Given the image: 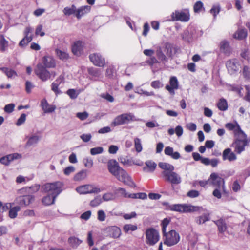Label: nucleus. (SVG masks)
I'll return each instance as SVG.
<instances>
[{"mask_svg": "<svg viewBox=\"0 0 250 250\" xmlns=\"http://www.w3.org/2000/svg\"><path fill=\"white\" fill-rule=\"evenodd\" d=\"M176 52V48L169 42H166L162 47H159L156 51L157 58L153 56L155 51L152 49H145L143 53L150 58L147 63L150 66L158 63L165 64L169 59H172Z\"/></svg>", "mask_w": 250, "mask_h": 250, "instance_id": "obj_1", "label": "nucleus"}, {"mask_svg": "<svg viewBox=\"0 0 250 250\" xmlns=\"http://www.w3.org/2000/svg\"><path fill=\"white\" fill-rule=\"evenodd\" d=\"M107 168L109 172L119 181L130 186L134 185L130 176L125 170L120 167L115 160L111 159L108 161Z\"/></svg>", "mask_w": 250, "mask_h": 250, "instance_id": "obj_2", "label": "nucleus"}, {"mask_svg": "<svg viewBox=\"0 0 250 250\" xmlns=\"http://www.w3.org/2000/svg\"><path fill=\"white\" fill-rule=\"evenodd\" d=\"M167 209L173 211L178 212L180 213H192L197 212L201 213L204 209L202 207L193 206L188 204H169L168 203H164Z\"/></svg>", "mask_w": 250, "mask_h": 250, "instance_id": "obj_3", "label": "nucleus"}, {"mask_svg": "<svg viewBox=\"0 0 250 250\" xmlns=\"http://www.w3.org/2000/svg\"><path fill=\"white\" fill-rule=\"evenodd\" d=\"M235 137L232 146L234 148V151L239 154L245 151V147L249 145L250 139L244 132Z\"/></svg>", "mask_w": 250, "mask_h": 250, "instance_id": "obj_4", "label": "nucleus"}, {"mask_svg": "<svg viewBox=\"0 0 250 250\" xmlns=\"http://www.w3.org/2000/svg\"><path fill=\"white\" fill-rule=\"evenodd\" d=\"M63 183L61 181H57L51 183H46L42 186L43 190L45 192L54 195L57 197L62 191Z\"/></svg>", "mask_w": 250, "mask_h": 250, "instance_id": "obj_5", "label": "nucleus"}, {"mask_svg": "<svg viewBox=\"0 0 250 250\" xmlns=\"http://www.w3.org/2000/svg\"><path fill=\"white\" fill-rule=\"evenodd\" d=\"M135 120V117L132 113H124L115 118L111 125L113 126H116L127 124L131 121H134Z\"/></svg>", "mask_w": 250, "mask_h": 250, "instance_id": "obj_6", "label": "nucleus"}, {"mask_svg": "<svg viewBox=\"0 0 250 250\" xmlns=\"http://www.w3.org/2000/svg\"><path fill=\"white\" fill-rule=\"evenodd\" d=\"M164 244L167 246H172L177 244L180 240L179 234L174 230L163 233Z\"/></svg>", "mask_w": 250, "mask_h": 250, "instance_id": "obj_7", "label": "nucleus"}, {"mask_svg": "<svg viewBox=\"0 0 250 250\" xmlns=\"http://www.w3.org/2000/svg\"><path fill=\"white\" fill-rule=\"evenodd\" d=\"M76 191L80 194L98 193L104 190L93 184H86L78 187Z\"/></svg>", "mask_w": 250, "mask_h": 250, "instance_id": "obj_8", "label": "nucleus"}, {"mask_svg": "<svg viewBox=\"0 0 250 250\" xmlns=\"http://www.w3.org/2000/svg\"><path fill=\"white\" fill-rule=\"evenodd\" d=\"M146 243L150 245H155L159 240V232L153 228H149L146 231Z\"/></svg>", "mask_w": 250, "mask_h": 250, "instance_id": "obj_9", "label": "nucleus"}, {"mask_svg": "<svg viewBox=\"0 0 250 250\" xmlns=\"http://www.w3.org/2000/svg\"><path fill=\"white\" fill-rule=\"evenodd\" d=\"M35 73L42 81H46L51 78L50 72L41 63L37 64Z\"/></svg>", "mask_w": 250, "mask_h": 250, "instance_id": "obj_10", "label": "nucleus"}, {"mask_svg": "<svg viewBox=\"0 0 250 250\" xmlns=\"http://www.w3.org/2000/svg\"><path fill=\"white\" fill-rule=\"evenodd\" d=\"M209 184L213 186L222 188L225 191V182L224 179L216 173H212L209 178Z\"/></svg>", "mask_w": 250, "mask_h": 250, "instance_id": "obj_11", "label": "nucleus"}, {"mask_svg": "<svg viewBox=\"0 0 250 250\" xmlns=\"http://www.w3.org/2000/svg\"><path fill=\"white\" fill-rule=\"evenodd\" d=\"M162 178L165 181L168 182L172 185H178L182 182V179L180 176L174 171H172L168 174L165 173L164 174V176Z\"/></svg>", "mask_w": 250, "mask_h": 250, "instance_id": "obj_12", "label": "nucleus"}, {"mask_svg": "<svg viewBox=\"0 0 250 250\" xmlns=\"http://www.w3.org/2000/svg\"><path fill=\"white\" fill-rule=\"evenodd\" d=\"M171 18L174 21L187 22L189 20V14L188 11H175L172 13Z\"/></svg>", "mask_w": 250, "mask_h": 250, "instance_id": "obj_13", "label": "nucleus"}, {"mask_svg": "<svg viewBox=\"0 0 250 250\" xmlns=\"http://www.w3.org/2000/svg\"><path fill=\"white\" fill-rule=\"evenodd\" d=\"M34 200V197L31 195L19 196L16 198L14 204L19 205L20 207L29 205Z\"/></svg>", "mask_w": 250, "mask_h": 250, "instance_id": "obj_14", "label": "nucleus"}, {"mask_svg": "<svg viewBox=\"0 0 250 250\" xmlns=\"http://www.w3.org/2000/svg\"><path fill=\"white\" fill-rule=\"evenodd\" d=\"M25 138L27 142L25 145L26 148H29L32 146H36L42 138L41 135L39 133H34L26 136Z\"/></svg>", "mask_w": 250, "mask_h": 250, "instance_id": "obj_15", "label": "nucleus"}, {"mask_svg": "<svg viewBox=\"0 0 250 250\" xmlns=\"http://www.w3.org/2000/svg\"><path fill=\"white\" fill-rule=\"evenodd\" d=\"M89 57L94 65L99 67H103L104 65V59L100 54L93 53L90 54Z\"/></svg>", "mask_w": 250, "mask_h": 250, "instance_id": "obj_16", "label": "nucleus"}, {"mask_svg": "<svg viewBox=\"0 0 250 250\" xmlns=\"http://www.w3.org/2000/svg\"><path fill=\"white\" fill-rule=\"evenodd\" d=\"M22 155L18 153H14L3 156L0 159V163L4 165H8L10 163L14 160L21 159Z\"/></svg>", "mask_w": 250, "mask_h": 250, "instance_id": "obj_17", "label": "nucleus"}, {"mask_svg": "<svg viewBox=\"0 0 250 250\" xmlns=\"http://www.w3.org/2000/svg\"><path fill=\"white\" fill-rule=\"evenodd\" d=\"M170 85H167L166 89L172 95L175 94L174 90L178 88V82L177 78L175 76L171 77L169 80Z\"/></svg>", "mask_w": 250, "mask_h": 250, "instance_id": "obj_18", "label": "nucleus"}, {"mask_svg": "<svg viewBox=\"0 0 250 250\" xmlns=\"http://www.w3.org/2000/svg\"><path fill=\"white\" fill-rule=\"evenodd\" d=\"M223 160H228L229 162L235 161L237 159L236 154L229 148L225 149L222 153Z\"/></svg>", "mask_w": 250, "mask_h": 250, "instance_id": "obj_19", "label": "nucleus"}, {"mask_svg": "<svg viewBox=\"0 0 250 250\" xmlns=\"http://www.w3.org/2000/svg\"><path fill=\"white\" fill-rule=\"evenodd\" d=\"M43 66L45 68H51L56 66V61L54 58L51 56H45L42 59Z\"/></svg>", "mask_w": 250, "mask_h": 250, "instance_id": "obj_20", "label": "nucleus"}, {"mask_svg": "<svg viewBox=\"0 0 250 250\" xmlns=\"http://www.w3.org/2000/svg\"><path fill=\"white\" fill-rule=\"evenodd\" d=\"M158 165L159 167L163 170L161 172L162 177L164 176L165 173L168 174L174 170V167L169 163L160 162Z\"/></svg>", "mask_w": 250, "mask_h": 250, "instance_id": "obj_21", "label": "nucleus"}, {"mask_svg": "<svg viewBox=\"0 0 250 250\" xmlns=\"http://www.w3.org/2000/svg\"><path fill=\"white\" fill-rule=\"evenodd\" d=\"M225 127L229 130L233 131L234 136H237L243 132L240 125L236 123L235 124L229 123L225 125Z\"/></svg>", "mask_w": 250, "mask_h": 250, "instance_id": "obj_22", "label": "nucleus"}, {"mask_svg": "<svg viewBox=\"0 0 250 250\" xmlns=\"http://www.w3.org/2000/svg\"><path fill=\"white\" fill-rule=\"evenodd\" d=\"M84 43L80 41L75 42L72 47V51L74 54L79 56L83 51Z\"/></svg>", "mask_w": 250, "mask_h": 250, "instance_id": "obj_23", "label": "nucleus"}, {"mask_svg": "<svg viewBox=\"0 0 250 250\" xmlns=\"http://www.w3.org/2000/svg\"><path fill=\"white\" fill-rule=\"evenodd\" d=\"M226 65L228 71L231 74L238 69L237 61L236 59L230 60L227 61Z\"/></svg>", "mask_w": 250, "mask_h": 250, "instance_id": "obj_24", "label": "nucleus"}, {"mask_svg": "<svg viewBox=\"0 0 250 250\" xmlns=\"http://www.w3.org/2000/svg\"><path fill=\"white\" fill-rule=\"evenodd\" d=\"M91 10V7L88 5L83 6L76 8V17L78 19H81L83 16L88 13Z\"/></svg>", "mask_w": 250, "mask_h": 250, "instance_id": "obj_25", "label": "nucleus"}, {"mask_svg": "<svg viewBox=\"0 0 250 250\" xmlns=\"http://www.w3.org/2000/svg\"><path fill=\"white\" fill-rule=\"evenodd\" d=\"M204 210L202 212L203 213L202 215L197 217L195 219V222L197 224L201 225L204 224L207 221H208L210 220V214L208 212H204L205 209L204 208ZM201 213V212L200 213Z\"/></svg>", "mask_w": 250, "mask_h": 250, "instance_id": "obj_26", "label": "nucleus"}, {"mask_svg": "<svg viewBox=\"0 0 250 250\" xmlns=\"http://www.w3.org/2000/svg\"><path fill=\"white\" fill-rule=\"evenodd\" d=\"M41 106L45 113H51L56 109V106L54 105H49L46 100H42Z\"/></svg>", "mask_w": 250, "mask_h": 250, "instance_id": "obj_27", "label": "nucleus"}, {"mask_svg": "<svg viewBox=\"0 0 250 250\" xmlns=\"http://www.w3.org/2000/svg\"><path fill=\"white\" fill-rule=\"evenodd\" d=\"M221 51L227 55H229L231 52V48L228 42L223 41L220 43Z\"/></svg>", "mask_w": 250, "mask_h": 250, "instance_id": "obj_28", "label": "nucleus"}, {"mask_svg": "<svg viewBox=\"0 0 250 250\" xmlns=\"http://www.w3.org/2000/svg\"><path fill=\"white\" fill-rule=\"evenodd\" d=\"M248 35L247 30L245 29H239L234 34L233 38L237 40H243L245 39Z\"/></svg>", "mask_w": 250, "mask_h": 250, "instance_id": "obj_29", "label": "nucleus"}, {"mask_svg": "<svg viewBox=\"0 0 250 250\" xmlns=\"http://www.w3.org/2000/svg\"><path fill=\"white\" fill-rule=\"evenodd\" d=\"M219 163V160L218 159L214 158L209 159L208 158L203 159L202 160V164L206 166L210 165L211 167H216Z\"/></svg>", "mask_w": 250, "mask_h": 250, "instance_id": "obj_30", "label": "nucleus"}, {"mask_svg": "<svg viewBox=\"0 0 250 250\" xmlns=\"http://www.w3.org/2000/svg\"><path fill=\"white\" fill-rule=\"evenodd\" d=\"M215 224L218 227V229L220 233H224L227 229V226L225 221L223 219H220L214 221Z\"/></svg>", "mask_w": 250, "mask_h": 250, "instance_id": "obj_31", "label": "nucleus"}, {"mask_svg": "<svg viewBox=\"0 0 250 250\" xmlns=\"http://www.w3.org/2000/svg\"><path fill=\"white\" fill-rule=\"evenodd\" d=\"M146 167H144L143 170L146 172H153L155 169L157 165L151 160L146 161L145 163Z\"/></svg>", "mask_w": 250, "mask_h": 250, "instance_id": "obj_32", "label": "nucleus"}, {"mask_svg": "<svg viewBox=\"0 0 250 250\" xmlns=\"http://www.w3.org/2000/svg\"><path fill=\"white\" fill-rule=\"evenodd\" d=\"M120 162L123 165L126 166H131L133 165H136L138 166H141L142 164H140L134 162L130 159H127L124 157H121L119 159Z\"/></svg>", "mask_w": 250, "mask_h": 250, "instance_id": "obj_33", "label": "nucleus"}, {"mask_svg": "<svg viewBox=\"0 0 250 250\" xmlns=\"http://www.w3.org/2000/svg\"><path fill=\"white\" fill-rule=\"evenodd\" d=\"M56 197L51 194L44 197L42 199V203L45 206H49L54 204Z\"/></svg>", "mask_w": 250, "mask_h": 250, "instance_id": "obj_34", "label": "nucleus"}, {"mask_svg": "<svg viewBox=\"0 0 250 250\" xmlns=\"http://www.w3.org/2000/svg\"><path fill=\"white\" fill-rule=\"evenodd\" d=\"M40 189L39 185H35L32 187H26L25 188L21 189L19 190L20 193H21L23 191H25L28 193H33L37 192Z\"/></svg>", "mask_w": 250, "mask_h": 250, "instance_id": "obj_35", "label": "nucleus"}, {"mask_svg": "<svg viewBox=\"0 0 250 250\" xmlns=\"http://www.w3.org/2000/svg\"><path fill=\"white\" fill-rule=\"evenodd\" d=\"M76 7L74 5H71V7H66L63 10V14L67 16H70L72 14L76 16Z\"/></svg>", "mask_w": 250, "mask_h": 250, "instance_id": "obj_36", "label": "nucleus"}, {"mask_svg": "<svg viewBox=\"0 0 250 250\" xmlns=\"http://www.w3.org/2000/svg\"><path fill=\"white\" fill-rule=\"evenodd\" d=\"M217 106L220 110L223 111L227 110L228 108L227 102L224 98H221L219 100Z\"/></svg>", "mask_w": 250, "mask_h": 250, "instance_id": "obj_37", "label": "nucleus"}, {"mask_svg": "<svg viewBox=\"0 0 250 250\" xmlns=\"http://www.w3.org/2000/svg\"><path fill=\"white\" fill-rule=\"evenodd\" d=\"M86 176V171L85 170H82L75 175L74 180L76 181H81L85 179Z\"/></svg>", "mask_w": 250, "mask_h": 250, "instance_id": "obj_38", "label": "nucleus"}, {"mask_svg": "<svg viewBox=\"0 0 250 250\" xmlns=\"http://www.w3.org/2000/svg\"><path fill=\"white\" fill-rule=\"evenodd\" d=\"M0 70H1L8 78H14L17 76L16 72L11 69L3 67L0 68Z\"/></svg>", "mask_w": 250, "mask_h": 250, "instance_id": "obj_39", "label": "nucleus"}, {"mask_svg": "<svg viewBox=\"0 0 250 250\" xmlns=\"http://www.w3.org/2000/svg\"><path fill=\"white\" fill-rule=\"evenodd\" d=\"M110 233L111 236L114 238H119L121 235L120 229L116 226H114L111 228Z\"/></svg>", "mask_w": 250, "mask_h": 250, "instance_id": "obj_40", "label": "nucleus"}, {"mask_svg": "<svg viewBox=\"0 0 250 250\" xmlns=\"http://www.w3.org/2000/svg\"><path fill=\"white\" fill-rule=\"evenodd\" d=\"M221 10V6L220 4L216 3L214 4L211 9L210 13L213 15L214 19L216 18L217 15L219 13Z\"/></svg>", "mask_w": 250, "mask_h": 250, "instance_id": "obj_41", "label": "nucleus"}, {"mask_svg": "<svg viewBox=\"0 0 250 250\" xmlns=\"http://www.w3.org/2000/svg\"><path fill=\"white\" fill-rule=\"evenodd\" d=\"M55 53L58 57L62 60H66L69 57V55L66 52L63 51L59 49L55 50Z\"/></svg>", "mask_w": 250, "mask_h": 250, "instance_id": "obj_42", "label": "nucleus"}, {"mask_svg": "<svg viewBox=\"0 0 250 250\" xmlns=\"http://www.w3.org/2000/svg\"><path fill=\"white\" fill-rule=\"evenodd\" d=\"M8 42L5 39L3 35L0 36V49L2 52L6 50L8 47Z\"/></svg>", "mask_w": 250, "mask_h": 250, "instance_id": "obj_43", "label": "nucleus"}, {"mask_svg": "<svg viewBox=\"0 0 250 250\" xmlns=\"http://www.w3.org/2000/svg\"><path fill=\"white\" fill-rule=\"evenodd\" d=\"M68 242L72 247L77 248L82 241L75 237H71L69 238Z\"/></svg>", "mask_w": 250, "mask_h": 250, "instance_id": "obj_44", "label": "nucleus"}, {"mask_svg": "<svg viewBox=\"0 0 250 250\" xmlns=\"http://www.w3.org/2000/svg\"><path fill=\"white\" fill-rule=\"evenodd\" d=\"M21 208L20 206L11 208L9 211V216L11 218H15L17 216V212L20 211Z\"/></svg>", "mask_w": 250, "mask_h": 250, "instance_id": "obj_45", "label": "nucleus"}, {"mask_svg": "<svg viewBox=\"0 0 250 250\" xmlns=\"http://www.w3.org/2000/svg\"><path fill=\"white\" fill-rule=\"evenodd\" d=\"M137 229V226L136 225L126 224L123 227V230L125 233H128L129 231H133Z\"/></svg>", "mask_w": 250, "mask_h": 250, "instance_id": "obj_46", "label": "nucleus"}, {"mask_svg": "<svg viewBox=\"0 0 250 250\" xmlns=\"http://www.w3.org/2000/svg\"><path fill=\"white\" fill-rule=\"evenodd\" d=\"M134 146L135 150L137 152H140L142 150V146L141 144V140L139 138H135Z\"/></svg>", "mask_w": 250, "mask_h": 250, "instance_id": "obj_47", "label": "nucleus"}, {"mask_svg": "<svg viewBox=\"0 0 250 250\" xmlns=\"http://www.w3.org/2000/svg\"><path fill=\"white\" fill-rule=\"evenodd\" d=\"M243 75L248 81H250V68L244 66L243 69Z\"/></svg>", "mask_w": 250, "mask_h": 250, "instance_id": "obj_48", "label": "nucleus"}, {"mask_svg": "<svg viewBox=\"0 0 250 250\" xmlns=\"http://www.w3.org/2000/svg\"><path fill=\"white\" fill-rule=\"evenodd\" d=\"M60 84L54 82L52 83L51 87V90L55 93L56 95L61 93V91L59 89L58 87Z\"/></svg>", "mask_w": 250, "mask_h": 250, "instance_id": "obj_49", "label": "nucleus"}, {"mask_svg": "<svg viewBox=\"0 0 250 250\" xmlns=\"http://www.w3.org/2000/svg\"><path fill=\"white\" fill-rule=\"evenodd\" d=\"M115 198V195L111 192H107L103 195V199L104 201L113 200Z\"/></svg>", "mask_w": 250, "mask_h": 250, "instance_id": "obj_50", "label": "nucleus"}, {"mask_svg": "<svg viewBox=\"0 0 250 250\" xmlns=\"http://www.w3.org/2000/svg\"><path fill=\"white\" fill-rule=\"evenodd\" d=\"M102 202V200L101 197L97 196L90 202V205L92 207H95L99 205Z\"/></svg>", "mask_w": 250, "mask_h": 250, "instance_id": "obj_51", "label": "nucleus"}, {"mask_svg": "<svg viewBox=\"0 0 250 250\" xmlns=\"http://www.w3.org/2000/svg\"><path fill=\"white\" fill-rule=\"evenodd\" d=\"M203 8V3L200 1H197L194 5V11L195 13L200 12Z\"/></svg>", "mask_w": 250, "mask_h": 250, "instance_id": "obj_52", "label": "nucleus"}, {"mask_svg": "<svg viewBox=\"0 0 250 250\" xmlns=\"http://www.w3.org/2000/svg\"><path fill=\"white\" fill-rule=\"evenodd\" d=\"M32 40L30 38L24 37L19 42V46L21 47H24L26 46L28 43L31 42Z\"/></svg>", "mask_w": 250, "mask_h": 250, "instance_id": "obj_53", "label": "nucleus"}, {"mask_svg": "<svg viewBox=\"0 0 250 250\" xmlns=\"http://www.w3.org/2000/svg\"><path fill=\"white\" fill-rule=\"evenodd\" d=\"M33 29L30 27H27L25 29L24 31V37L30 38L31 40L33 39V34H32Z\"/></svg>", "mask_w": 250, "mask_h": 250, "instance_id": "obj_54", "label": "nucleus"}, {"mask_svg": "<svg viewBox=\"0 0 250 250\" xmlns=\"http://www.w3.org/2000/svg\"><path fill=\"white\" fill-rule=\"evenodd\" d=\"M106 214L103 210H100L97 212V219L99 221L103 222L105 220Z\"/></svg>", "mask_w": 250, "mask_h": 250, "instance_id": "obj_55", "label": "nucleus"}, {"mask_svg": "<svg viewBox=\"0 0 250 250\" xmlns=\"http://www.w3.org/2000/svg\"><path fill=\"white\" fill-rule=\"evenodd\" d=\"M103 148L102 147H97L92 148L90 149V153L92 155L101 154L103 152Z\"/></svg>", "mask_w": 250, "mask_h": 250, "instance_id": "obj_56", "label": "nucleus"}, {"mask_svg": "<svg viewBox=\"0 0 250 250\" xmlns=\"http://www.w3.org/2000/svg\"><path fill=\"white\" fill-rule=\"evenodd\" d=\"M67 94L72 99H76L79 93L76 92V91L74 89H69L66 92Z\"/></svg>", "mask_w": 250, "mask_h": 250, "instance_id": "obj_57", "label": "nucleus"}, {"mask_svg": "<svg viewBox=\"0 0 250 250\" xmlns=\"http://www.w3.org/2000/svg\"><path fill=\"white\" fill-rule=\"evenodd\" d=\"M14 205L13 203H5V204H2V207L0 210V212L6 211L8 210H10L12 206Z\"/></svg>", "mask_w": 250, "mask_h": 250, "instance_id": "obj_58", "label": "nucleus"}, {"mask_svg": "<svg viewBox=\"0 0 250 250\" xmlns=\"http://www.w3.org/2000/svg\"><path fill=\"white\" fill-rule=\"evenodd\" d=\"M26 115L25 114H22L19 118L18 119V121L16 123V125L18 126H20L22 124H23L26 120Z\"/></svg>", "mask_w": 250, "mask_h": 250, "instance_id": "obj_59", "label": "nucleus"}, {"mask_svg": "<svg viewBox=\"0 0 250 250\" xmlns=\"http://www.w3.org/2000/svg\"><path fill=\"white\" fill-rule=\"evenodd\" d=\"M35 34L36 35H40L43 37L45 35V33L42 31V25H38L36 29Z\"/></svg>", "mask_w": 250, "mask_h": 250, "instance_id": "obj_60", "label": "nucleus"}, {"mask_svg": "<svg viewBox=\"0 0 250 250\" xmlns=\"http://www.w3.org/2000/svg\"><path fill=\"white\" fill-rule=\"evenodd\" d=\"M15 104H10L6 105L4 107V111L8 113H11L14 109Z\"/></svg>", "mask_w": 250, "mask_h": 250, "instance_id": "obj_61", "label": "nucleus"}, {"mask_svg": "<svg viewBox=\"0 0 250 250\" xmlns=\"http://www.w3.org/2000/svg\"><path fill=\"white\" fill-rule=\"evenodd\" d=\"M169 220L167 218H165L162 221L161 225H162V229L163 233H165V232H166V228H167V225L169 224Z\"/></svg>", "mask_w": 250, "mask_h": 250, "instance_id": "obj_62", "label": "nucleus"}, {"mask_svg": "<svg viewBox=\"0 0 250 250\" xmlns=\"http://www.w3.org/2000/svg\"><path fill=\"white\" fill-rule=\"evenodd\" d=\"M84 166L87 167H91L93 166V160L90 158H86L83 159Z\"/></svg>", "mask_w": 250, "mask_h": 250, "instance_id": "obj_63", "label": "nucleus"}, {"mask_svg": "<svg viewBox=\"0 0 250 250\" xmlns=\"http://www.w3.org/2000/svg\"><path fill=\"white\" fill-rule=\"evenodd\" d=\"M75 170V168L74 167L72 166H69V167H66L64 169V173L66 175H69L71 173L74 172Z\"/></svg>", "mask_w": 250, "mask_h": 250, "instance_id": "obj_64", "label": "nucleus"}]
</instances>
